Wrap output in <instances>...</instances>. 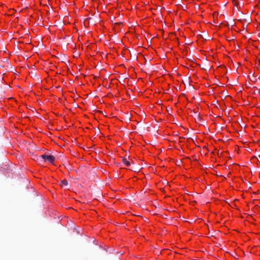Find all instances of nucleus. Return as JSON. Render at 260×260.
<instances>
[{"instance_id":"f03ea898","label":"nucleus","mask_w":260,"mask_h":260,"mask_svg":"<svg viewBox=\"0 0 260 260\" xmlns=\"http://www.w3.org/2000/svg\"><path fill=\"white\" fill-rule=\"evenodd\" d=\"M208 235L216 237L217 236L219 235L220 233V231L218 230H214V229H208Z\"/></svg>"},{"instance_id":"f257e3e1","label":"nucleus","mask_w":260,"mask_h":260,"mask_svg":"<svg viewBox=\"0 0 260 260\" xmlns=\"http://www.w3.org/2000/svg\"><path fill=\"white\" fill-rule=\"evenodd\" d=\"M45 161H48L50 164H53L55 158L53 155L44 154L41 156Z\"/></svg>"},{"instance_id":"20e7f679","label":"nucleus","mask_w":260,"mask_h":260,"mask_svg":"<svg viewBox=\"0 0 260 260\" xmlns=\"http://www.w3.org/2000/svg\"><path fill=\"white\" fill-rule=\"evenodd\" d=\"M62 185H67L68 184V181L66 180H63L61 181Z\"/></svg>"},{"instance_id":"39448f33","label":"nucleus","mask_w":260,"mask_h":260,"mask_svg":"<svg viewBox=\"0 0 260 260\" xmlns=\"http://www.w3.org/2000/svg\"><path fill=\"white\" fill-rule=\"evenodd\" d=\"M151 233H153L152 231L151 230L150 231Z\"/></svg>"},{"instance_id":"7ed1b4c3","label":"nucleus","mask_w":260,"mask_h":260,"mask_svg":"<svg viewBox=\"0 0 260 260\" xmlns=\"http://www.w3.org/2000/svg\"><path fill=\"white\" fill-rule=\"evenodd\" d=\"M123 162L126 166H129L130 165V162L126 158L123 159Z\"/></svg>"}]
</instances>
